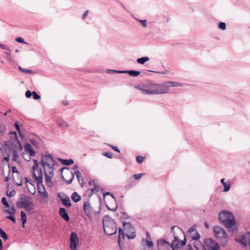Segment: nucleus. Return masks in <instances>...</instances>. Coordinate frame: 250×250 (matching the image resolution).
<instances>
[{
  "mask_svg": "<svg viewBox=\"0 0 250 250\" xmlns=\"http://www.w3.org/2000/svg\"><path fill=\"white\" fill-rule=\"evenodd\" d=\"M12 172L13 173H18V171L17 168L15 167H12Z\"/></svg>",
  "mask_w": 250,
  "mask_h": 250,
  "instance_id": "0e129e2a",
  "label": "nucleus"
},
{
  "mask_svg": "<svg viewBox=\"0 0 250 250\" xmlns=\"http://www.w3.org/2000/svg\"><path fill=\"white\" fill-rule=\"evenodd\" d=\"M64 174L66 177H69L70 178L68 180H66L64 179L63 176H62V179L65 180L66 184H71L74 178V174L71 171L67 169V170L65 172Z\"/></svg>",
  "mask_w": 250,
  "mask_h": 250,
  "instance_id": "dca6fc26",
  "label": "nucleus"
},
{
  "mask_svg": "<svg viewBox=\"0 0 250 250\" xmlns=\"http://www.w3.org/2000/svg\"><path fill=\"white\" fill-rule=\"evenodd\" d=\"M15 126L16 127V129L19 132L20 135L21 136V134L20 130V127L17 122H16L15 123Z\"/></svg>",
  "mask_w": 250,
  "mask_h": 250,
  "instance_id": "bf43d9fd",
  "label": "nucleus"
},
{
  "mask_svg": "<svg viewBox=\"0 0 250 250\" xmlns=\"http://www.w3.org/2000/svg\"><path fill=\"white\" fill-rule=\"evenodd\" d=\"M55 162L52 155H45L42 157L41 164L42 166H49L51 164Z\"/></svg>",
  "mask_w": 250,
  "mask_h": 250,
  "instance_id": "9b49d317",
  "label": "nucleus"
},
{
  "mask_svg": "<svg viewBox=\"0 0 250 250\" xmlns=\"http://www.w3.org/2000/svg\"><path fill=\"white\" fill-rule=\"evenodd\" d=\"M88 13V10H86L83 13L82 16V18L83 19H85L87 17Z\"/></svg>",
  "mask_w": 250,
  "mask_h": 250,
  "instance_id": "4d7b16f0",
  "label": "nucleus"
},
{
  "mask_svg": "<svg viewBox=\"0 0 250 250\" xmlns=\"http://www.w3.org/2000/svg\"><path fill=\"white\" fill-rule=\"evenodd\" d=\"M33 161L34 163V165L32 167V170L33 171V172H35L36 170L39 169L40 168H39V165L37 160H33Z\"/></svg>",
  "mask_w": 250,
  "mask_h": 250,
  "instance_id": "2f4dec72",
  "label": "nucleus"
},
{
  "mask_svg": "<svg viewBox=\"0 0 250 250\" xmlns=\"http://www.w3.org/2000/svg\"><path fill=\"white\" fill-rule=\"evenodd\" d=\"M142 244H143L144 249L146 246L147 247L149 250H153L154 244L151 240L150 236L148 231L146 232V239L144 238L142 239Z\"/></svg>",
  "mask_w": 250,
  "mask_h": 250,
  "instance_id": "9d476101",
  "label": "nucleus"
},
{
  "mask_svg": "<svg viewBox=\"0 0 250 250\" xmlns=\"http://www.w3.org/2000/svg\"><path fill=\"white\" fill-rule=\"evenodd\" d=\"M220 221L228 229H230L235 224L233 214L228 211L223 210L219 214Z\"/></svg>",
  "mask_w": 250,
  "mask_h": 250,
  "instance_id": "f03ea898",
  "label": "nucleus"
},
{
  "mask_svg": "<svg viewBox=\"0 0 250 250\" xmlns=\"http://www.w3.org/2000/svg\"><path fill=\"white\" fill-rule=\"evenodd\" d=\"M184 86L182 83L175 81H166L158 83V95L168 93L171 87H181Z\"/></svg>",
  "mask_w": 250,
  "mask_h": 250,
  "instance_id": "20e7f679",
  "label": "nucleus"
},
{
  "mask_svg": "<svg viewBox=\"0 0 250 250\" xmlns=\"http://www.w3.org/2000/svg\"><path fill=\"white\" fill-rule=\"evenodd\" d=\"M21 220L22 223V228L25 227V224L27 221L26 215L25 212L23 211L21 212Z\"/></svg>",
  "mask_w": 250,
  "mask_h": 250,
  "instance_id": "cd10ccee",
  "label": "nucleus"
},
{
  "mask_svg": "<svg viewBox=\"0 0 250 250\" xmlns=\"http://www.w3.org/2000/svg\"><path fill=\"white\" fill-rule=\"evenodd\" d=\"M59 214L65 221H68L69 217L65 208H61L59 209Z\"/></svg>",
  "mask_w": 250,
  "mask_h": 250,
  "instance_id": "6ab92c4d",
  "label": "nucleus"
},
{
  "mask_svg": "<svg viewBox=\"0 0 250 250\" xmlns=\"http://www.w3.org/2000/svg\"><path fill=\"white\" fill-rule=\"evenodd\" d=\"M186 244V239L185 238L184 240L180 242V246L181 247H182L184 245H185Z\"/></svg>",
  "mask_w": 250,
  "mask_h": 250,
  "instance_id": "680f3d73",
  "label": "nucleus"
},
{
  "mask_svg": "<svg viewBox=\"0 0 250 250\" xmlns=\"http://www.w3.org/2000/svg\"><path fill=\"white\" fill-rule=\"evenodd\" d=\"M62 164L65 165L69 166L70 165H72L73 164L74 161L72 159H65V160H62Z\"/></svg>",
  "mask_w": 250,
  "mask_h": 250,
  "instance_id": "72a5a7b5",
  "label": "nucleus"
},
{
  "mask_svg": "<svg viewBox=\"0 0 250 250\" xmlns=\"http://www.w3.org/2000/svg\"><path fill=\"white\" fill-rule=\"evenodd\" d=\"M71 198L74 202L77 203L81 200V197L77 192H74L72 194Z\"/></svg>",
  "mask_w": 250,
  "mask_h": 250,
  "instance_id": "bb28decb",
  "label": "nucleus"
},
{
  "mask_svg": "<svg viewBox=\"0 0 250 250\" xmlns=\"http://www.w3.org/2000/svg\"><path fill=\"white\" fill-rule=\"evenodd\" d=\"M19 208H24L26 211H30L34 208V204L31 200L24 194H20V197L16 203Z\"/></svg>",
  "mask_w": 250,
  "mask_h": 250,
  "instance_id": "7ed1b4c3",
  "label": "nucleus"
},
{
  "mask_svg": "<svg viewBox=\"0 0 250 250\" xmlns=\"http://www.w3.org/2000/svg\"><path fill=\"white\" fill-rule=\"evenodd\" d=\"M171 247L172 249L181 248L180 241L177 237H175L174 240L171 243Z\"/></svg>",
  "mask_w": 250,
  "mask_h": 250,
  "instance_id": "b1692460",
  "label": "nucleus"
},
{
  "mask_svg": "<svg viewBox=\"0 0 250 250\" xmlns=\"http://www.w3.org/2000/svg\"><path fill=\"white\" fill-rule=\"evenodd\" d=\"M32 177L35 178L36 182L42 183L43 177L41 168H40L35 172H33Z\"/></svg>",
  "mask_w": 250,
  "mask_h": 250,
  "instance_id": "2eb2a0df",
  "label": "nucleus"
},
{
  "mask_svg": "<svg viewBox=\"0 0 250 250\" xmlns=\"http://www.w3.org/2000/svg\"><path fill=\"white\" fill-rule=\"evenodd\" d=\"M218 28L222 30L226 29V24L225 22H219L218 23Z\"/></svg>",
  "mask_w": 250,
  "mask_h": 250,
  "instance_id": "4c0bfd02",
  "label": "nucleus"
},
{
  "mask_svg": "<svg viewBox=\"0 0 250 250\" xmlns=\"http://www.w3.org/2000/svg\"><path fill=\"white\" fill-rule=\"evenodd\" d=\"M193 246L196 250H207L205 245H203L200 241H194Z\"/></svg>",
  "mask_w": 250,
  "mask_h": 250,
  "instance_id": "4be33fe9",
  "label": "nucleus"
},
{
  "mask_svg": "<svg viewBox=\"0 0 250 250\" xmlns=\"http://www.w3.org/2000/svg\"><path fill=\"white\" fill-rule=\"evenodd\" d=\"M46 184L49 187H53L54 186L52 178L53 175H44Z\"/></svg>",
  "mask_w": 250,
  "mask_h": 250,
  "instance_id": "5701e85b",
  "label": "nucleus"
},
{
  "mask_svg": "<svg viewBox=\"0 0 250 250\" xmlns=\"http://www.w3.org/2000/svg\"><path fill=\"white\" fill-rule=\"evenodd\" d=\"M138 21L141 23L142 25L144 27H146V26H147V24H146V20H138Z\"/></svg>",
  "mask_w": 250,
  "mask_h": 250,
  "instance_id": "8fccbe9b",
  "label": "nucleus"
},
{
  "mask_svg": "<svg viewBox=\"0 0 250 250\" xmlns=\"http://www.w3.org/2000/svg\"><path fill=\"white\" fill-rule=\"evenodd\" d=\"M32 95L34 99L35 100H39L41 99V96L38 95L35 91H33L32 92Z\"/></svg>",
  "mask_w": 250,
  "mask_h": 250,
  "instance_id": "37998d69",
  "label": "nucleus"
},
{
  "mask_svg": "<svg viewBox=\"0 0 250 250\" xmlns=\"http://www.w3.org/2000/svg\"><path fill=\"white\" fill-rule=\"evenodd\" d=\"M18 158H19V155L17 153V151L14 150L13 151V158H12L13 161H14L15 162H17Z\"/></svg>",
  "mask_w": 250,
  "mask_h": 250,
  "instance_id": "58836bf2",
  "label": "nucleus"
},
{
  "mask_svg": "<svg viewBox=\"0 0 250 250\" xmlns=\"http://www.w3.org/2000/svg\"><path fill=\"white\" fill-rule=\"evenodd\" d=\"M15 194L16 191L14 190H13L7 193V196H8L10 197H11L15 196Z\"/></svg>",
  "mask_w": 250,
  "mask_h": 250,
  "instance_id": "603ef678",
  "label": "nucleus"
},
{
  "mask_svg": "<svg viewBox=\"0 0 250 250\" xmlns=\"http://www.w3.org/2000/svg\"><path fill=\"white\" fill-rule=\"evenodd\" d=\"M196 232H197V231L196 230V226L195 225H193L188 230V232L189 235H192V233H194Z\"/></svg>",
  "mask_w": 250,
  "mask_h": 250,
  "instance_id": "f704fd0d",
  "label": "nucleus"
},
{
  "mask_svg": "<svg viewBox=\"0 0 250 250\" xmlns=\"http://www.w3.org/2000/svg\"><path fill=\"white\" fill-rule=\"evenodd\" d=\"M204 243L207 250H220L218 244L212 239H205Z\"/></svg>",
  "mask_w": 250,
  "mask_h": 250,
  "instance_id": "0eeeda50",
  "label": "nucleus"
},
{
  "mask_svg": "<svg viewBox=\"0 0 250 250\" xmlns=\"http://www.w3.org/2000/svg\"><path fill=\"white\" fill-rule=\"evenodd\" d=\"M125 70H111V69H108L107 72L110 73H122V74H125Z\"/></svg>",
  "mask_w": 250,
  "mask_h": 250,
  "instance_id": "ea45409f",
  "label": "nucleus"
},
{
  "mask_svg": "<svg viewBox=\"0 0 250 250\" xmlns=\"http://www.w3.org/2000/svg\"><path fill=\"white\" fill-rule=\"evenodd\" d=\"M16 209L14 207H12L11 208L7 209L5 211V212L10 215H14L16 212Z\"/></svg>",
  "mask_w": 250,
  "mask_h": 250,
  "instance_id": "473e14b6",
  "label": "nucleus"
},
{
  "mask_svg": "<svg viewBox=\"0 0 250 250\" xmlns=\"http://www.w3.org/2000/svg\"><path fill=\"white\" fill-rule=\"evenodd\" d=\"M103 155L110 159L112 158L113 157V154L110 152H105L103 154Z\"/></svg>",
  "mask_w": 250,
  "mask_h": 250,
  "instance_id": "a18cd8bd",
  "label": "nucleus"
},
{
  "mask_svg": "<svg viewBox=\"0 0 250 250\" xmlns=\"http://www.w3.org/2000/svg\"><path fill=\"white\" fill-rule=\"evenodd\" d=\"M190 236L192 238V239L194 240V241H199L200 236L199 233L197 231L194 233H192V234Z\"/></svg>",
  "mask_w": 250,
  "mask_h": 250,
  "instance_id": "c756f323",
  "label": "nucleus"
},
{
  "mask_svg": "<svg viewBox=\"0 0 250 250\" xmlns=\"http://www.w3.org/2000/svg\"><path fill=\"white\" fill-rule=\"evenodd\" d=\"M155 72V73H159V74H166L168 73V71L166 70H165L164 71H162V72Z\"/></svg>",
  "mask_w": 250,
  "mask_h": 250,
  "instance_id": "338daca9",
  "label": "nucleus"
},
{
  "mask_svg": "<svg viewBox=\"0 0 250 250\" xmlns=\"http://www.w3.org/2000/svg\"><path fill=\"white\" fill-rule=\"evenodd\" d=\"M213 231L216 239L223 246H225L228 243V235L224 229L218 226H214Z\"/></svg>",
  "mask_w": 250,
  "mask_h": 250,
  "instance_id": "39448f33",
  "label": "nucleus"
},
{
  "mask_svg": "<svg viewBox=\"0 0 250 250\" xmlns=\"http://www.w3.org/2000/svg\"><path fill=\"white\" fill-rule=\"evenodd\" d=\"M83 210L88 217L89 219H91L92 217L93 208L89 201L83 203Z\"/></svg>",
  "mask_w": 250,
  "mask_h": 250,
  "instance_id": "f8f14e48",
  "label": "nucleus"
},
{
  "mask_svg": "<svg viewBox=\"0 0 250 250\" xmlns=\"http://www.w3.org/2000/svg\"><path fill=\"white\" fill-rule=\"evenodd\" d=\"M70 245L71 250H76L79 244V239L76 232H72L70 235Z\"/></svg>",
  "mask_w": 250,
  "mask_h": 250,
  "instance_id": "1a4fd4ad",
  "label": "nucleus"
},
{
  "mask_svg": "<svg viewBox=\"0 0 250 250\" xmlns=\"http://www.w3.org/2000/svg\"><path fill=\"white\" fill-rule=\"evenodd\" d=\"M16 42L20 43H22L24 44H27V43L24 42V40L23 39H22L21 37H18L16 39Z\"/></svg>",
  "mask_w": 250,
  "mask_h": 250,
  "instance_id": "49530a36",
  "label": "nucleus"
},
{
  "mask_svg": "<svg viewBox=\"0 0 250 250\" xmlns=\"http://www.w3.org/2000/svg\"><path fill=\"white\" fill-rule=\"evenodd\" d=\"M158 83H151L148 89H142L143 93L147 95H158Z\"/></svg>",
  "mask_w": 250,
  "mask_h": 250,
  "instance_id": "6e6552de",
  "label": "nucleus"
},
{
  "mask_svg": "<svg viewBox=\"0 0 250 250\" xmlns=\"http://www.w3.org/2000/svg\"><path fill=\"white\" fill-rule=\"evenodd\" d=\"M143 174L142 173L135 174L133 175V177L136 180H139L142 177Z\"/></svg>",
  "mask_w": 250,
  "mask_h": 250,
  "instance_id": "09e8293b",
  "label": "nucleus"
},
{
  "mask_svg": "<svg viewBox=\"0 0 250 250\" xmlns=\"http://www.w3.org/2000/svg\"><path fill=\"white\" fill-rule=\"evenodd\" d=\"M75 174L78 179V181L80 183L81 187H83V178L82 176L81 173L79 171H76L75 172Z\"/></svg>",
  "mask_w": 250,
  "mask_h": 250,
  "instance_id": "393cba45",
  "label": "nucleus"
},
{
  "mask_svg": "<svg viewBox=\"0 0 250 250\" xmlns=\"http://www.w3.org/2000/svg\"><path fill=\"white\" fill-rule=\"evenodd\" d=\"M124 238H125V234L124 233V231L121 228H119V236H118V241L119 245L120 247V249H122L121 245L123 244L122 240H124Z\"/></svg>",
  "mask_w": 250,
  "mask_h": 250,
  "instance_id": "412c9836",
  "label": "nucleus"
},
{
  "mask_svg": "<svg viewBox=\"0 0 250 250\" xmlns=\"http://www.w3.org/2000/svg\"><path fill=\"white\" fill-rule=\"evenodd\" d=\"M136 159L137 162L139 164L142 163L144 161V158L143 157L140 156H137Z\"/></svg>",
  "mask_w": 250,
  "mask_h": 250,
  "instance_id": "de8ad7c7",
  "label": "nucleus"
},
{
  "mask_svg": "<svg viewBox=\"0 0 250 250\" xmlns=\"http://www.w3.org/2000/svg\"><path fill=\"white\" fill-rule=\"evenodd\" d=\"M120 217L122 218H127V215L125 213H121V215L120 216Z\"/></svg>",
  "mask_w": 250,
  "mask_h": 250,
  "instance_id": "052dcab7",
  "label": "nucleus"
},
{
  "mask_svg": "<svg viewBox=\"0 0 250 250\" xmlns=\"http://www.w3.org/2000/svg\"><path fill=\"white\" fill-rule=\"evenodd\" d=\"M125 73H127L132 77H137L140 74L141 72L136 70H125Z\"/></svg>",
  "mask_w": 250,
  "mask_h": 250,
  "instance_id": "a878e982",
  "label": "nucleus"
},
{
  "mask_svg": "<svg viewBox=\"0 0 250 250\" xmlns=\"http://www.w3.org/2000/svg\"><path fill=\"white\" fill-rule=\"evenodd\" d=\"M0 48H1L2 49H6V50H10L8 46H7L5 45L2 44H0Z\"/></svg>",
  "mask_w": 250,
  "mask_h": 250,
  "instance_id": "13d9d810",
  "label": "nucleus"
},
{
  "mask_svg": "<svg viewBox=\"0 0 250 250\" xmlns=\"http://www.w3.org/2000/svg\"><path fill=\"white\" fill-rule=\"evenodd\" d=\"M88 184L90 186H93L94 187L93 188H92L90 189L91 191V195L93 194H95L98 192L100 190V187L98 185L97 181L93 180V181H90L89 182Z\"/></svg>",
  "mask_w": 250,
  "mask_h": 250,
  "instance_id": "f3484780",
  "label": "nucleus"
},
{
  "mask_svg": "<svg viewBox=\"0 0 250 250\" xmlns=\"http://www.w3.org/2000/svg\"><path fill=\"white\" fill-rule=\"evenodd\" d=\"M110 195L111 196V197L113 198V199H115V197L114 195H113L112 194H111L109 192H107L105 193H104L103 194V196L104 197L105 195Z\"/></svg>",
  "mask_w": 250,
  "mask_h": 250,
  "instance_id": "e2e57ef3",
  "label": "nucleus"
},
{
  "mask_svg": "<svg viewBox=\"0 0 250 250\" xmlns=\"http://www.w3.org/2000/svg\"><path fill=\"white\" fill-rule=\"evenodd\" d=\"M1 202L3 205L5 206V207L8 208L9 207V205L7 202L6 199L5 197H2L1 199Z\"/></svg>",
  "mask_w": 250,
  "mask_h": 250,
  "instance_id": "79ce46f5",
  "label": "nucleus"
},
{
  "mask_svg": "<svg viewBox=\"0 0 250 250\" xmlns=\"http://www.w3.org/2000/svg\"><path fill=\"white\" fill-rule=\"evenodd\" d=\"M223 186H224V188L223 189L224 192H227L229 190L231 186L229 183H226Z\"/></svg>",
  "mask_w": 250,
  "mask_h": 250,
  "instance_id": "e433bc0d",
  "label": "nucleus"
},
{
  "mask_svg": "<svg viewBox=\"0 0 250 250\" xmlns=\"http://www.w3.org/2000/svg\"><path fill=\"white\" fill-rule=\"evenodd\" d=\"M6 218L8 219H10L11 220V221H12L14 223H16V219L15 218V217H14L13 215H10V216H8L6 217Z\"/></svg>",
  "mask_w": 250,
  "mask_h": 250,
  "instance_id": "5fc2aeb1",
  "label": "nucleus"
},
{
  "mask_svg": "<svg viewBox=\"0 0 250 250\" xmlns=\"http://www.w3.org/2000/svg\"><path fill=\"white\" fill-rule=\"evenodd\" d=\"M6 128L4 125L0 124V137L4 135L6 132Z\"/></svg>",
  "mask_w": 250,
  "mask_h": 250,
  "instance_id": "7c9ffc66",
  "label": "nucleus"
},
{
  "mask_svg": "<svg viewBox=\"0 0 250 250\" xmlns=\"http://www.w3.org/2000/svg\"><path fill=\"white\" fill-rule=\"evenodd\" d=\"M193 250V249H192V248L191 246L189 245H188V246H187V250Z\"/></svg>",
  "mask_w": 250,
  "mask_h": 250,
  "instance_id": "774afa93",
  "label": "nucleus"
},
{
  "mask_svg": "<svg viewBox=\"0 0 250 250\" xmlns=\"http://www.w3.org/2000/svg\"><path fill=\"white\" fill-rule=\"evenodd\" d=\"M104 232L108 235L115 234L117 232V226L115 222L109 215L104 216L103 219Z\"/></svg>",
  "mask_w": 250,
  "mask_h": 250,
  "instance_id": "f257e3e1",
  "label": "nucleus"
},
{
  "mask_svg": "<svg viewBox=\"0 0 250 250\" xmlns=\"http://www.w3.org/2000/svg\"><path fill=\"white\" fill-rule=\"evenodd\" d=\"M3 146L6 148H8V150H10V146L9 144L8 143L7 141H4L3 142Z\"/></svg>",
  "mask_w": 250,
  "mask_h": 250,
  "instance_id": "6e6d98bb",
  "label": "nucleus"
},
{
  "mask_svg": "<svg viewBox=\"0 0 250 250\" xmlns=\"http://www.w3.org/2000/svg\"><path fill=\"white\" fill-rule=\"evenodd\" d=\"M149 58L147 57L140 58L137 59V62L141 64H144L146 62L148 61Z\"/></svg>",
  "mask_w": 250,
  "mask_h": 250,
  "instance_id": "c85d7f7f",
  "label": "nucleus"
},
{
  "mask_svg": "<svg viewBox=\"0 0 250 250\" xmlns=\"http://www.w3.org/2000/svg\"><path fill=\"white\" fill-rule=\"evenodd\" d=\"M166 243H167V242L165 239H160L158 241V245H164Z\"/></svg>",
  "mask_w": 250,
  "mask_h": 250,
  "instance_id": "3c124183",
  "label": "nucleus"
},
{
  "mask_svg": "<svg viewBox=\"0 0 250 250\" xmlns=\"http://www.w3.org/2000/svg\"><path fill=\"white\" fill-rule=\"evenodd\" d=\"M32 95V92H31L30 90H27L25 92V96L26 98H29L31 97Z\"/></svg>",
  "mask_w": 250,
  "mask_h": 250,
  "instance_id": "864d4df0",
  "label": "nucleus"
},
{
  "mask_svg": "<svg viewBox=\"0 0 250 250\" xmlns=\"http://www.w3.org/2000/svg\"><path fill=\"white\" fill-rule=\"evenodd\" d=\"M0 236L4 240H6L8 239L7 235L1 228H0Z\"/></svg>",
  "mask_w": 250,
  "mask_h": 250,
  "instance_id": "c9c22d12",
  "label": "nucleus"
},
{
  "mask_svg": "<svg viewBox=\"0 0 250 250\" xmlns=\"http://www.w3.org/2000/svg\"><path fill=\"white\" fill-rule=\"evenodd\" d=\"M58 197L60 198L62 202V204L63 206L67 207H70L71 204L70 201L69 197L63 193H58Z\"/></svg>",
  "mask_w": 250,
  "mask_h": 250,
  "instance_id": "4468645a",
  "label": "nucleus"
},
{
  "mask_svg": "<svg viewBox=\"0 0 250 250\" xmlns=\"http://www.w3.org/2000/svg\"><path fill=\"white\" fill-rule=\"evenodd\" d=\"M37 184V190L38 192L40 194L42 198L48 199V193L46 191L45 187L42 184V183L36 182Z\"/></svg>",
  "mask_w": 250,
  "mask_h": 250,
  "instance_id": "ddd939ff",
  "label": "nucleus"
},
{
  "mask_svg": "<svg viewBox=\"0 0 250 250\" xmlns=\"http://www.w3.org/2000/svg\"><path fill=\"white\" fill-rule=\"evenodd\" d=\"M24 147L25 151L27 153H28L30 156H34L35 155V151L30 144H27L25 145Z\"/></svg>",
  "mask_w": 250,
  "mask_h": 250,
  "instance_id": "aec40b11",
  "label": "nucleus"
},
{
  "mask_svg": "<svg viewBox=\"0 0 250 250\" xmlns=\"http://www.w3.org/2000/svg\"><path fill=\"white\" fill-rule=\"evenodd\" d=\"M110 146L112 147V148L114 150H115V151H117V152H120V150H119V149L117 148V147H116V146Z\"/></svg>",
  "mask_w": 250,
  "mask_h": 250,
  "instance_id": "69168bd1",
  "label": "nucleus"
},
{
  "mask_svg": "<svg viewBox=\"0 0 250 250\" xmlns=\"http://www.w3.org/2000/svg\"><path fill=\"white\" fill-rule=\"evenodd\" d=\"M42 167L44 169V175H54L53 167L50 165Z\"/></svg>",
  "mask_w": 250,
  "mask_h": 250,
  "instance_id": "a211bd4d",
  "label": "nucleus"
},
{
  "mask_svg": "<svg viewBox=\"0 0 250 250\" xmlns=\"http://www.w3.org/2000/svg\"><path fill=\"white\" fill-rule=\"evenodd\" d=\"M19 69L22 72L26 74L32 73V71L30 69H24L21 68V66H19Z\"/></svg>",
  "mask_w": 250,
  "mask_h": 250,
  "instance_id": "a19ab883",
  "label": "nucleus"
},
{
  "mask_svg": "<svg viewBox=\"0 0 250 250\" xmlns=\"http://www.w3.org/2000/svg\"><path fill=\"white\" fill-rule=\"evenodd\" d=\"M123 227L125 231V235L128 239H133L136 237L135 230L130 223L123 222Z\"/></svg>",
  "mask_w": 250,
  "mask_h": 250,
  "instance_id": "423d86ee",
  "label": "nucleus"
},
{
  "mask_svg": "<svg viewBox=\"0 0 250 250\" xmlns=\"http://www.w3.org/2000/svg\"><path fill=\"white\" fill-rule=\"evenodd\" d=\"M59 125L62 127H66L67 128L68 127V124L64 121H61L59 123Z\"/></svg>",
  "mask_w": 250,
  "mask_h": 250,
  "instance_id": "c03bdc74",
  "label": "nucleus"
}]
</instances>
